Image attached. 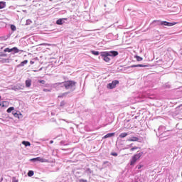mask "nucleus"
<instances>
[{"label":"nucleus","mask_w":182,"mask_h":182,"mask_svg":"<svg viewBox=\"0 0 182 182\" xmlns=\"http://www.w3.org/2000/svg\"><path fill=\"white\" fill-rule=\"evenodd\" d=\"M143 156V152H139L135 155H134L130 161V166H134L136 164V161L140 159Z\"/></svg>","instance_id":"nucleus-1"},{"label":"nucleus","mask_w":182,"mask_h":182,"mask_svg":"<svg viewBox=\"0 0 182 182\" xmlns=\"http://www.w3.org/2000/svg\"><path fill=\"white\" fill-rule=\"evenodd\" d=\"M63 86L65 89H72L76 86V82L73 80H68L63 82Z\"/></svg>","instance_id":"nucleus-2"},{"label":"nucleus","mask_w":182,"mask_h":182,"mask_svg":"<svg viewBox=\"0 0 182 182\" xmlns=\"http://www.w3.org/2000/svg\"><path fill=\"white\" fill-rule=\"evenodd\" d=\"M31 161H40V163H49V161L46 159L36 157L34 159H30Z\"/></svg>","instance_id":"nucleus-3"},{"label":"nucleus","mask_w":182,"mask_h":182,"mask_svg":"<svg viewBox=\"0 0 182 182\" xmlns=\"http://www.w3.org/2000/svg\"><path fill=\"white\" fill-rule=\"evenodd\" d=\"M4 52H9V53H11V52H14V53H19V49L16 47H14L13 48H6L4 50Z\"/></svg>","instance_id":"nucleus-4"},{"label":"nucleus","mask_w":182,"mask_h":182,"mask_svg":"<svg viewBox=\"0 0 182 182\" xmlns=\"http://www.w3.org/2000/svg\"><path fill=\"white\" fill-rule=\"evenodd\" d=\"M110 53L109 52H105L103 54L101 55V56L103 58L105 62H110V58H109Z\"/></svg>","instance_id":"nucleus-5"},{"label":"nucleus","mask_w":182,"mask_h":182,"mask_svg":"<svg viewBox=\"0 0 182 182\" xmlns=\"http://www.w3.org/2000/svg\"><path fill=\"white\" fill-rule=\"evenodd\" d=\"M119 85V80H114L112 82V83H109L107 85L108 89H114L116 87V85Z\"/></svg>","instance_id":"nucleus-6"},{"label":"nucleus","mask_w":182,"mask_h":182,"mask_svg":"<svg viewBox=\"0 0 182 182\" xmlns=\"http://www.w3.org/2000/svg\"><path fill=\"white\" fill-rule=\"evenodd\" d=\"M177 23L173 22H167V21H161V25H164V26H174Z\"/></svg>","instance_id":"nucleus-7"},{"label":"nucleus","mask_w":182,"mask_h":182,"mask_svg":"<svg viewBox=\"0 0 182 182\" xmlns=\"http://www.w3.org/2000/svg\"><path fill=\"white\" fill-rule=\"evenodd\" d=\"M1 107L6 108L9 106V102L8 101H0Z\"/></svg>","instance_id":"nucleus-8"},{"label":"nucleus","mask_w":182,"mask_h":182,"mask_svg":"<svg viewBox=\"0 0 182 182\" xmlns=\"http://www.w3.org/2000/svg\"><path fill=\"white\" fill-rule=\"evenodd\" d=\"M32 85V80L28 79L26 80V87H31V86Z\"/></svg>","instance_id":"nucleus-9"},{"label":"nucleus","mask_w":182,"mask_h":182,"mask_svg":"<svg viewBox=\"0 0 182 182\" xmlns=\"http://www.w3.org/2000/svg\"><path fill=\"white\" fill-rule=\"evenodd\" d=\"M113 136H114V132L109 133V134H107L105 136H104L102 139H109V137H113Z\"/></svg>","instance_id":"nucleus-10"},{"label":"nucleus","mask_w":182,"mask_h":182,"mask_svg":"<svg viewBox=\"0 0 182 182\" xmlns=\"http://www.w3.org/2000/svg\"><path fill=\"white\" fill-rule=\"evenodd\" d=\"M132 68H147V65H141V64L133 65H132Z\"/></svg>","instance_id":"nucleus-11"},{"label":"nucleus","mask_w":182,"mask_h":182,"mask_svg":"<svg viewBox=\"0 0 182 182\" xmlns=\"http://www.w3.org/2000/svg\"><path fill=\"white\" fill-rule=\"evenodd\" d=\"M108 53H109V56H117V55H119V52L117 51H110Z\"/></svg>","instance_id":"nucleus-12"},{"label":"nucleus","mask_w":182,"mask_h":182,"mask_svg":"<svg viewBox=\"0 0 182 182\" xmlns=\"http://www.w3.org/2000/svg\"><path fill=\"white\" fill-rule=\"evenodd\" d=\"M128 141H139V139L136 136H132L131 139H128Z\"/></svg>","instance_id":"nucleus-13"},{"label":"nucleus","mask_w":182,"mask_h":182,"mask_svg":"<svg viewBox=\"0 0 182 182\" xmlns=\"http://www.w3.org/2000/svg\"><path fill=\"white\" fill-rule=\"evenodd\" d=\"M27 63H28V60H25L23 62H21L18 66V67L25 66V65H26Z\"/></svg>","instance_id":"nucleus-14"},{"label":"nucleus","mask_w":182,"mask_h":182,"mask_svg":"<svg viewBox=\"0 0 182 182\" xmlns=\"http://www.w3.org/2000/svg\"><path fill=\"white\" fill-rule=\"evenodd\" d=\"M127 135H128L127 133L123 132L119 134V137L120 139H124V137H127Z\"/></svg>","instance_id":"nucleus-15"},{"label":"nucleus","mask_w":182,"mask_h":182,"mask_svg":"<svg viewBox=\"0 0 182 182\" xmlns=\"http://www.w3.org/2000/svg\"><path fill=\"white\" fill-rule=\"evenodd\" d=\"M57 25H63V20L62 18H59L56 21Z\"/></svg>","instance_id":"nucleus-16"},{"label":"nucleus","mask_w":182,"mask_h":182,"mask_svg":"<svg viewBox=\"0 0 182 182\" xmlns=\"http://www.w3.org/2000/svg\"><path fill=\"white\" fill-rule=\"evenodd\" d=\"M22 144H23L24 146H26V147H28V146H31V142L26 141H22Z\"/></svg>","instance_id":"nucleus-17"},{"label":"nucleus","mask_w":182,"mask_h":182,"mask_svg":"<svg viewBox=\"0 0 182 182\" xmlns=\"http://www.w3.org/2000/svg\"><path fill=\"white\" fill-rule=\"evenodd\" d=\"M5 3H4V1H0V9H4V8L5 7Z\"/></svg>","instance_id":"nucleus-18"},{"label":"nucleus","mask_w":182,"mask_h":182,"mask_svg":"<svg viewBox=\"0 0 182 182\" xmlns=\"http://www.w3.org/2000/svg\"><path fill=\"white\" fill-rule=\"evenodd\" d=\"M135 58H136L137 62H141V60H143V58H141L139 55L135 56Z\"/></svg>","instance_id":"nucleus-19"},{"label":"nucleus","mask_w":182,"mask_h":182,"mask_svg":"<svg viewBox=\"0 0 182 182\" xmlns=\"http://www.w3.org/2000/svg\"><path fill=\"white\" fill-rule=\"evenodd\" d=\"M13 110H15L14 107H11L7 109V113H11Z\"/></svg>","instance_id":"nucleus-20"},{"label":"nucleus","mask_w":182,"mask_h":182,"mask_svg":"<svg viewBox=\"0 0 182 182\" xmlns=\"http://www.w3.org/2000/svg\"><path fill=\"white\" fill-rule=\"evenodd\" d=\"M27 174H28V177H32V176H33V174H34V172H33V171H29Z\"/></svg>","instance_id":"nucleus-21"},{"label":"nucleus","mask_w":182,"mask_h":182,"mask_svg":"<svg viewBox=\"0 0 182 182\" xmlns=\"http://www.w3.org/2000/svg\"><path fill=\"white\" fill-rule=\"evenodd\" d=\"M91 53L92 55H95V56H99V51H94V50H92L91 51Z\"/></svg>","instance_id":"nucleus-22"},{"label":"nucleus","mask_w":182,"mask_h":182,"mask_svg":"<svg viewBox=\"0 0 182 182\" xmlns=\"http://www.w3.org/2000/svg\"><path fill=\"white\" fill-rule=\"evenodd\" d=\"M137 149H139V147H137V146H134V147H132V148L130 149V151H134V150H137Z\"/></svg>","instance_id":"nucleus-23"},{"label":"nucleus","mask_w":182,"mask_h":182,"mask_svg":"<svg viewBox=\"0 0 182 182\" xmlns=\"http://www.w3.org/2000/svg\"><path fill=\"white\" fill-rule=\"evenodd\" d=\"M38 82H39V83H42V85H45V82H46L45 80H41Z\"/></svg>","instance_id":"nucleus-24"},{"label":"nucleus","mask_w":182,"mask_h":182,"mask_svg":"<svg viewBox=\"0 0 182 182\" xmlns=\"http://www.w3.org/2000/svg\"><path fill=\"white\" fill-rule=\"evenodd\" d=\"M111 156H114V157L117 156V153L113 152L111 154Z\"/></svg>","instance_id":"nucleus-25"},{"label":"nucleus","mask_w":182,"mask_h":182,"mask_svg":"<svg viewBox=\"0 0 182 182\" xmlns=\"http://www.w3.org/2000/svg\"><path fill=\"white\" fill-rule=\"evenodd\" d=\"M12 182H18V179L16 177H13Z\"/></svg>","instance_id":"nucleus-26"},{"label":"nucleus","mask_w":182,"mask_h":182,"mask_svg":"<svg viewBox=\"0 0 182 182\" xmlns=\"http://www.w3.org/2000/svg\"><path fill=\"white\" fill-rule=\"evenodd\" d=\"M11 29H12V31H16V27H15V26H11Z\"/></svg>","instance_id":"nucleus-27"},{"label":"nucleus","mask_w":182,"mask_h":182,"mask_svg":"<svg viewBox=\"0 0 182 182\" xmlns=\"http://www.w3.org/2000/svg\"><path fill=\"white\" fill-rule=\"evenodd\" d=\"M43 90V92H50V90L46 88H44Z\"/></svg>","instance_id":"nucleus-28"},{"label":"nucleus","mask_w":182,"mask_h":182,"mask_svg":"<svg viewBox=\"0 0 182 182\" xmlns=\"http://www.w3.org/2000/svg\"><path fill=\"white\" fill-rule=\"evenodd\" d=\"M64 105H65V101H62V102H60V106L63 107V106H64Z\"/></svg>","instance_id":"nucleus-29"},{"label":"nucleus","mask_w":182,"mask_h":182,"mask_svg":"<svg viewBox=\"0 0 182 182\" xmlns=\"http://www.w3.org/2000/svg\"><path fill=\"white\" fill-rule=\"evenodd\" d=\"M136 167H137V168H138L139 170H140V168H141V167H143V166H142V165H139V166H137Z\"/></svg>","instance_id":"nucleus-30"},{"label":"nucleus","mask_w":182,"mask_h":182,"mask_svg":"<svg viewBox=\"0 0 182 182\" xmlns=\"http://www.w3.org/2000/svg\"><path fill=\"white\" fill-rule=\"evenodd\" d=\"M66 95V93H63L62 95L58 96V97H63V96H65Z\"/></svg>","instance_id":"nucleus-31"},{"label":"nucleus","mask_w":182,"mask_h":182,"mask_svg":"<svg viewBox=\"0 0 182 182\" xmlns=\"http://www.w3.org/2000/svg\"><path fill=\"white\" fill-rule=\"evenodd\" d=\"M30 63H31V65H33V63H35V62L31 61V62H30Z\"/></svg>","instance_id":"nucleus-32"},{"label":"nucleus","mask_w":182,"mask_h":182,"mask_svg":"<svg viewBox=\"0 0 182 182\" xmlns=\"http://www.w3.org/2000/svg\"><path fill=\"white\" fill-rule=\"evenodd\" d=\"M53 143V141H50V144H52Z\"/></svg>","instance_id":"nucleus-33"},{"label":"nucleus","mask_w":182,"mask_h":182,"mask_svg":"<svg viewBox=\"0 0 182 182\" xmlns=\"http://www.w3.org/2000/svg\"><path fill=\"white\" fill-rule=\"evenodd\" d=\"M1 56H6V54H2Z\"/></svg>","instance_id":"nucleus-34"},{"label":"nucleus","mask_w":182,"mask_h":182,"mask_svg":"<svg viewBox=\"0 0 182 182\" xmlns=\"http://www.w3.org/2000/svg\"><path fill=\"white\" fill-rule=\"evenodd\" d=\"M107 163H109V161H105V162H104V164H106Z\"/></svg>","instance_id":"nucleus-35"},{"label":"nucleus","mask_w":182,"mask_h":182,"mask_svg":"<svg viewBox=\"0 0 182 182\" xmlns=\"http://www.w3.org/2000/svg\"><path fill=\"white\" fill-rule=\"evenodd\" d=\"M16 114H16V113H14V116H16Z\"/></svg>","instance_id":"nucleus-36"},{"label":"nucleus","mask_w":182,"mask_h":182,"mask_svg":"<svg viewBox=\"0 0 182 182\" xmlns=\"http://www.w3.org/2000/svg\"><path fill=\"white\" fill-rule=\"evenodd\" d=\"M82 181L86 182L87 181H85V180H82Z\"/></svg>","instance_id":"nucleus-37"},{"label":"nucleus","mask_w":182,"mask_h":182,"mask_svg":"<svg viewBox=\"0 0 182 182\" xmlns=\"http://www.w3.org/2000/svg\"><path fill=\"white\" fill-rule=\"evenodd\" d=\"M0 99H1V96H0Z\"/></svg>","instance_id":"nucleus-38"}]
</instances>
